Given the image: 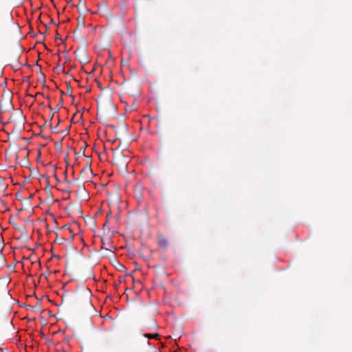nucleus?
<instances>
[{
	"instance_id": "1",
	"label": "nucleus",
	"mask_w": 352,
	"mask_h": 352,
	"mask_svg": "<svg viewBox=\"0 0 352 352\" xmlns=\"http://www.w3.org/2000/svg\"><path fill=\"white\" fill-rule=\"evenodd\" d=\"M54 177L57 184H63V181H66V166L65 168L56 167Z\"/></svg>"
},
{
	"instance_id": "2",
	"label": "nucleus",
	"mask_w": 352,
	"mask_h": 352,
	"mask_svg": "<svg viewBox=\"0 0 352 352\" xmlns=\"http://www.w3.org/2000/svg\"><path fill=\"white\" fill-rule=\"evenodd\" d=\"M55 42L56 43V45L59 46L60 45H64V49L63 50H58V61L60 60V53H61L63 56H66V38L63 39L59 32H56L55 36Z\"/></svg>"
},
{
	"instance_id": "3",
	"label": "nucleus",
	"mask_w": 352,
	"mask_h": 352,
	"mask_svg": "<svg viewBox=\"0 0 352 352\" xmlns=\"http://www.w3.org/2000/svg\"><path fill=\"white\" fill-rule=\"evenodd\" d=\"M73 80L74 81H76V80L74 79V76L71 74H69V72H67V97L69 96L72 100V102H74V97L72 94V87L71 85H69L70 82L69 80Z\"/></svg>"
},
{
	"instance_id": "4",
	"label": "nucleus",
	"mask_w": 352,
	"mask_h": 352,
	"mask_svg": "<svg viewBox=\"0 0 352 352\" xmlns=\"http://www.w3.org/2000/svg\"><path fill=\"white\" fill-rule=\"evenodd\" d=\"M159 245L163 248H166L168 245V240L162 236L158 238Z\"/></svg>"
},
{
	"instance_id": "5",
	"label": "nucleus",
	"mask_w": 352,
	"mask_h": 352,
	"mask_svg": "<svg viewBox=\"0 0 352 352\" xmlns=\"http://www.w3.org/2000/svg\"><path fill=\"white\" fill-rule=\"evenodd\" d=\"M65 63H66V61L64 62L62 65L58 64V65L53 69L54 72L57 74L63 73L64 70H65Z\"/></svg>"
},
{
	"instance_id": "6",
	"label": "nucleus",
	"mask_w": 352,
	"mask_h": 352,
	"mask_svg": "<svg viewBox=\"0 0 352 352\" xmlns=\"http://www.w3.org/2000/svg\"><path fill=\"white\" fill-rule=\"evenodd\" d=\"M54 142L56 151L63 153V142H60V140H56Z\"/></svg>"
},
{
	"instance_id": "7",
	"label": "nucleus",
	"mask_w": 352,
	"mask_h": 352,
	"mask_svg": "<svg viewBox=\"0 0 352 352\" xmlns=\"http://www.w3.org/2000/svg\"><path fill=\"white\" fill-rule=\"evenodd\" d=\"M64 133L63 131H60V133H58V135H54V137H53V141H55L56 140H60V142H63L65 137L66 136L65 134L63 135V133Z\"/></svg>"
},
{
	"instance_id": "8",
	"label": "nucleus",
	"mask_w": 352,
	"mask_h": 352,
	"mask_svg": "<svg viewBox=\"0 0 352 352\" xmlns=\"http://www.w3.org/2000/svg\"><path fill=\"white\" fill-rule=\"evenodd\" d=\"M144 336L145 338H147L148 339H158L160 337V335L158 333H144Z\"/></svg>"
},
{
	"instance_id": "9",
	"label": "nucleus",
	"mask_w": 352,
	"mask_h": 352,
	"mask_svg": "<svg viewBox=\"0 0 352 352\" xmlns=\"http://www.w3.org/2000/svg\"><path fill=\"white\" fill-rule=\"evenodd\" d=\"M54 316L58 320H64V311H58Z\"/></svg>"
},
{
	"instance_id": "10",
	"label": "nucleus",
	"mask_w": 352,
	"mask_h": 352,
	"mask_svg": "<svg viewBox=\"0 0 352 352\" xmlns=\"http://www.w3.org/2000/svg\"><path fill=\"white\" fill-rule=\"evenodd\" d=\"M60 119H58V122L57 125H56V126H54V127H52V132L54 133V135H55V134H56V135H58V133H60V131H58V130L57 129V128H58V125L60 124Z\"/></svg>"
},
{
	"instance_id": "11",
	"label": "nucleus",
	"mask_w": 352,
	"mask_h": 352,
	"mask_svg": "<svg viewBox=\"0 0 352 352\" xmlns=\"http://www.w3.org/2000/svg\"><path fill=\"white\" fill-rule=\"evenodd\" d=\"M63 296L64 294H63L61 296V303L60 305H58V304H55L56 306H58V311H64V308L63 309H61L60 308V306L63 305Z\"/></svg>"
},
{
	"instance_id": "12",
	"label": "nucleus",
	"mask_w": 352,
	"mask_h": 352,
	"mask_svg": "<svg viewBox=\"0 0 352 352\" xmlns=\"http://www.w3.org/2000/svg\"><path fill=\"white\" fill-rule=\"evenodd\" d=\"M64 241H65V239L63 237L57 236L54 242L57 243L58 244H62L64 243Z\"/></svg>"
},
{
	"instance_id": "13",
	"label": "nucleus",
	"mask_w": 352,
	"mask_h": 352,
	"mask_svg": "<svg viewBox=\"0 0 352 352\" xmlns=\"http://www.w3.org/2000/svg\"><path fill=\"white\" fill-rule=\"evenodd\" d=\"M63 98L60 97L59 102L56 104V109H60V107H63Z\"/></svg>"
},
{
	"instance_id": "14",
	"label": "nucleus",
	"mask_w": 352,
	"mask_h": 352,
	"mask_svg": "<svg viewBox=\"0 0 352 352\" xmlns=\"http://www.w3.org/2000/svg\"><path fill=\"white\" fill-rule=\"evenodd\" d=\"M67 230H69V233L71 234V236L70 237L67 236V241H68V240L72 239L74 238V234L73 230L71 229L70 227L67 226Z\"/></svg>"
},
{
	"instance_id": "15",
	"label": "nucleus",
	"mask_w": 352,
	"mask_h": 352,
	"mask_svg": "<svg viewBox=\"0 0 352 352\" xmlns=\"http://www.w3.org/2000/svg\"><path fill=\"white\" fill-rule=\"evenodd\" d=\"M150 325H149V328H151V327H156V321L153 319L151 320H150Z\"/></svg>"
},
{
	"instance_id": "16",
	"label": "nucleus",
	"mask_w": 352,
	"mask_h": 352,
	"mask_svg": "<svg viewBox=\"0 0 352 352\" xmlns=\"http://www.w3.org/2000/svg\"><path fill=\"white\" fill-rule=\"evenodd\" d=\"M60 332H61V333H65V330H61V329H60L58 331H56V332H55V333H54V337L58 336V333H59Z\"/></svg>"
},
{
	"instance_id": "17",
	"label": "nucleus",
	"mask_w": 352,
	"mask_h": 352,
	"mask_svg": "<svg viewBox=\"0 0 352 352\" xmlns=\"http://www.w3.org/2000/svg\"><path fill=\"white\" fill-rule=\"evenodd\" d=\"M67 151L68 150H70V151H72L73 150V147L72 146H70L69 144V142L67 141Z\"/></svg>"
},
{
	"instance_id": "18",
	"label": "nucleus",
	"mask_w": 352,
	"mask_h": 352,
	"mask_svg": "<svg viewBox=\"0 0 352 352\" xmlns=\"http://www.w3.org/2000/svg\"><path fill=\"white\" fill-rule=\"evenodd\" d=\"M62 186H63V184H61V185L60 184H56V188L58 190H63V189L62 188Z\"/></svg>"
},
{
	"instance_id": "19",
	"label": "nucleus",
	"mask_w": 352,
	"mask_h": 352,
	"mask_svg": "<svg viewBox=\"0 0 352 352\" xmlns=\"http://www.w3.org/2000/svg\"><path fill=\"white\" fill-rule=\"evenodd\" d=\"M111 212L108 213V214H107V219H109V217H111Z\"/></svg>"
},
{
	"instance_id": "20",
	"label": "nucleus",
	"mask_w": 352,
	"mask_h": 352,
	"mask_svg": "<svg viewBox=\"0 0 352 352\" xmlns=\"http://www.w3.org/2000/svg\"><path fill=\"white\" fill-rule=\"evenodd\" d=\"M54 257H56L57 258H62L60 255H54Z\"/></svg>"
},
{
	"instance_id": "21",
	"label": "nucleus",
	"mask_w": 352,
	"mask_h": 352,
	"mask_svg": "<svg viewBox=\"0 0 352 352\" xmlns=\"http://www.w3.org/2000/svg\"><path fill=\"white\" fill-rule=\"evenodd\" d=\"M74 35H77L78 34V30L77 29L74 30Z\"/></svg>"
},
{
	"instance_id": "22",
	"label": "nucleus",
	"mask_w": 352,
	"mask_h": 352,
	"mask_svg": "<svg viewBox=\"0 0 352 352\" xmlns=\"http://www.w3.org/2000/svg\"><path fill=\"white\" fill-rule=\"evenodd\" d=\"M60 94H61V97H63V96L65 94V93L63 90H60Z\"/></svg>"
},
{
	"instance_id": "23",
	"label": "nucleus",
	"mask_w": 352,
	"mask_h": 352,
	"mask_svg": "<svg viewBox=\"0 0 352 352\" xmlns=\"http://www.w3.org/2000/svg\"><path fill=\"white\" fill-rule=\"evenodd\" d=\"M66 228V225H63V226H62L60 228V229H64V228Z\"/></svg>"
},
{
	"instance_id": "24",
	"label": "nucleus",
	"mask_w": 352,
	"mask_h": 352,
	"mask_svg": "<svg viewBox=\"0 0 352 352\" xmlns=\"http://www.w3.org/2000/svg\"><path fill=\"white\" fill-rule=\"evenodd\" d=\"M107 223H108V220L106 221V222L104 223L103 226L104 227V226H107Z\"/></svg>"
},
{
	"instance_id": "25",
	"label": "nucleus",
	"mask_w": 352,
	"mask_h": 352,
	"mask_svg": "<svg viewBox=\"0 0 352 352\" xmlns=\"http://www.w3.org/2000/svg\"><path fill=\"white\" fill-rule=\"evenodd\" d=\"M60 348H62V346H60V344H58L57 345V349H60Z\"/></svg>"
},
{
	"instance_id": "26",
	"label": "nucleus",
	"mask_w": 352,
	"mask_h": 352,
	"mask_svg": "<svg viewBox=\"0 0 352 352\" xmlns=\"http://www.w3.org/2000/svg\"><path fill=\"white\" fill-rule=\"evenodd\" d=\"M66 286V283H63V287H65Z\"/></svg>"
},
{
	"instance_id": "27",
	"label": "nucleus",
	"mask_w": 352,
	"mask_h": 352,
	"mask_svg": "<svg viewBox=\"0 0 352 352\" xmlns=\"http://www.w3.org/2000/svg\"><path fill=\"white\" fill-rule=\"evenodd\" d=\"M114 287H115V289H118V285H115Z\"/></svg>"
},
{
	"instance_id": "28",
	"label": "nucleus",
	"mask_w": 352,
	"mask_h": 352,
	"mask_svg": "<svg viewBox=\"0 0 352 352\" xmlns=\"http://www.w3.org/2000/svg\"><path fill=\"white\" fill-rule=\"evenodd\" d=\"M65 9H66V6H64L63 10L65 11Z\"/></svg>"
},
{
	"instance_id": "29",
	"label": "nucleus",
	"mask_w": 352,
	"mask_h": 352,
	"mask_svg": "<svg viewBox=\"0 0 352 352\" xmlns=\"http://www.w3.org/2000/svg\"><path fill=\"white\" fill-rule=\"evenodd\" d=\"M64 160L66 161V155L64 156Z\"/></svg>"
},
{
	"instance_id": "30",
	"label": "nucleus",
	"mask_w": 352,
	"mask_h": 352,
	"mask_svg": "<svg viewBox=\"0 0 352 352\" xmlns=\"http://www.w3.org/2000/svg\"><path fill=\"white\" fill-rule=\"evenodd\" d=\"M105 248H106V250H110L109 248H107V245H105Z\"/></svg>"
},
{
	"instance_id": "31",
	"label": "nucleus",
	"mask_w": 352,
	"mask_h": 352,
	"mask_svg": "<svg viewBox=\"0 0 352 352\" xmlns=\"http://www.w3.org/2000/svg\"><path fill=\"white\" fill-rule=\"evenodd\" d=\"M105 248H106V250H110L109 248H107V245H105Z\"/></svg>"
},
{
	"instance_id": "32",
	"label": "nucleus",
	"mask_w": 352,
	"mask_h": 352,
	"mask_svg": "<svg viewBox=\"0 0 352 352\" xmlns=\"http://www.w3.org/2000/svg\"><path fill=\"white\" fill-rule=\"evenodd\" d=\"M59 272L58 270H55V271H54V273H57V272Z\"/></svg>"
},
{
	"instance_id": "33",
	"label": "nucleus",
	"mask_w": 352,
	"mask_h": 352,
	"mask_svg": "<svg viewBox=\"0 0 352 352\" xmlns=\"http://www.w3.org/2000/svg\"><path fill=\"white\" fill-rule=\"evenodd\" d=\"M66 274V270H64L63 274Z\"/></svg>"
}]
</instances>
